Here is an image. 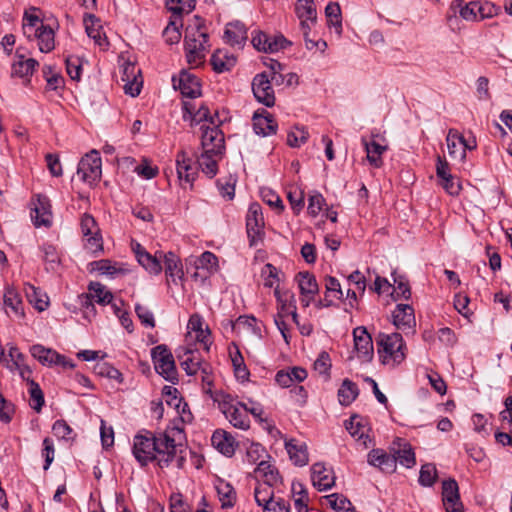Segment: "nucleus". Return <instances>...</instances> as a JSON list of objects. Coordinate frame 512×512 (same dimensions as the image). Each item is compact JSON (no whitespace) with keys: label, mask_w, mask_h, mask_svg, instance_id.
<instances>
[{"label":"nucleus","mask_w":512,"mask_h":512,"mask_svg":"<svg viewBox=\"0 0 512 512\" xmlns=\"http://www.w3.org/2000/svg\"><path fill=\"white\" fill-rule=\"evenodd\" d=\"M308 135L304 127H294L287 135V143L291 147H300L307 141Z\"/></svg>","instance_id":"nucleus-56"},{"label":"nucleus","mask_w":512,"mask_h":512,"mask_svg":"<svg viewBox=\"0 0 512 512\" xmlns=\"http://www.w3.org/2000/svg\"><path fill=\"white\" fill-rule=\"evenodd\" d=\"M437 478V470L434 464L427 463L421 467L419 482L423 486H432Z\"/></svg>","instance_id":"nucleus-58"},{"label":"nucleus","mask_w":512,"mask_h":512,"mask_svg":"<svg viewBox=\"0 0 512 512\" xmlns=\"http://www.w3.org/2000/svg\"><path fill=\"white\" fill-rule=\"evenodd\" d=\"M345 427L353 438L361 442L364 448L368 447V443L371 442L367 434L368 429L362 424L359 416L354 415L350 417L349 420L345 421Z\"/></svg>","instance_id":"nucleus-36"},{"label":"nucleus","mask_w":512,"mask_h":512,"mask_svg":"<svg viewBox=\"0 0 512 512\" xmlns=\"http://www.w3.org/2000/svg\"><path fill=\"white\" fill-rule=\"evenodd\" d=\"M29 394L31 398V407L36 411L40 412L44 405V394L34 380H29Z\"/></svg>","instance_id":"nucleus-51"},{"label":"nucleus","mask_w":512,"mask_h":512,"mask_svg":"<svg viewBox=\"0 0 512 512\" xmlns=\"http://www.w3.org/2000/svg\"><path fill=\"white\" fill-rule=\"evenodd\" d=\"M255 476L264 484L277 485L281 482L278 471L267 461L261 460L255 469Z\"/></svg>","instance_id":"nucleus-38"},{"label":"nucleus","mask_w":512,"mask_h":512,"mask_svg":"<svg viewBox=\"0 0 512 512\" xmlns=\"http://www.w3.org/2000/svg\"><path fill=\"white\" fill-rule=\"evenodd\" d=\"M91 267L93 271H98L102 275H114L121 271L115 263L107 259L94 261L91 263Z\"/></svg>","instance_id":"nucleus-59"},{"label":"nucleus","mask_w":512,"mask_h":512,"mask_svg":"<svg viewBox=\"0 0 512 512\" xmlns=\"http://www.w3.org/2000/svg\"><path fill=\"white\" fill-rule=\"evenodd\" d=\"M31 218L35 226H50L52 223V212L49 199L46 196L38 195L31 209Z\"/></svg>","instance_id":"nucleus-22"},{"label":"nucleus","mask_w":512,"mask_h":512,"mask_svg":"<svg viewBox=\"0 0 512 512\" xmlns=\"http://www.w3.org/2000/svg\"><path fill=\"white\" fill-rule=\"evenodd\" d=\"M442 500L446 512H464L460 501L458 484L454 479L443 481Z\"/></svg>","instance_id":"nucleus-19"},{"label":"nucleus","mask_w":512,"mask_h":512,"mask_svg":"<svg viewBox=\"0 0 512 512\" xmlns=\"http://www.w3.org/2000/svg\"><path fill=\"white\" fill-rule=\"evenodd\" d=\"M288 201L295 212L298 214L304 207V193L303 191L295 188L287 193Z\"/></svg>","instance_id":"nucleus-64"},{"label":"nucleus","mask_w":512,"mask_h":512,"mask_svg":"<svg viewBox=\"0 0 512 512\" xmlns=\"http://www.w3.org/2000/svg\"><path fill=\"white\" fill-rule=\"evenodd\" d=\"M278 303V312L275 316H291L295 324H298V314L296 312L295 295L289 290L281 291L278 287L274 291Z\"/></svg>","instance_id":"nucleus-21"},{"label":"nucleus","mask_w":512,"mask_h":512,"mask_svg":"<svg viewBox=\"0 0 512 512\" xmlns=\"http://www.w3.org/2000/svg\"><path fill=\"white\" fill-rule=\"evenodd\" d=\"M88 292L90 297L100 305H107L114 299L112 292L99 282H91L88 286Z\"/></svg>","instance_id":"nucleus-46"},{"label":"nucleus","mask_w":512,"mask_h":512,"mask_svg":"<svg viewBox=\"0 0 512 512\" xmlns=\"http://www.w3.org/2000/svg\"><path fill=\"white\" fill-rule=\"evenodd\" d=\"M378 137V134L372 133L370 141L365 137L361 138V143L367 154V160L375 168H380L383 165L382 154L388 149L387 145L377 141Z\"/></svg>","instance_id":"nucleus-23"},{"label":"nucleus","mask_w":512,"mask_h":512,"mask_svg":"<svg viewBox=\"0 0 512 512\" xmlns=\"http://www.w3.org/2000/svg\"><path fill=\"white\" fill-rule=\"evenodd\" d=\"M32 39L38 41V47L42 53H48L55 47V33L48 25L39 28V30L33 34Z\"/></svg>","instance_id":"nucleus-39"},{"label":"nucleus","mask_w":512,"mask_h":512,"mask_svg":"<svg viewBox=\"0 0 512 512\" xmlns=\"http://www.w3.org/2000/svg\"><path fill=\"white\" fill-rule=\"evenodd\" d=\"M225 39L232 46H240L247 39V31L243 24L229 23L225 30Z\"/></svg>","instance_id":"nucleus-42"},{"label":"nucleus","mask_w":512,"mask_h":512,"mask_svg":"<svg viewBox=\"0 0 512 512\" xmlns=\"http://www.w3.org/2000/svg\"><path fill=\"white\" fill-rule=\"evenodd\" d=\"M277 123L273 116L263 110L262 113L256 112L253 117V128L256 134L261 136L273 135L277 131Z\"/></svg>","instance_id":"nucleus-29"},{"label":"nucleus","mask_w":512,"mask_h":512,"mask_svg":"<svg viewBox=\"0 0 512 512\" xmlns=\"http://www.w3.org/2000/svg\"><path fill=\"white\" fill-rule=\"evenodd\" d=\"M139 264L150 274H159L162 271L164 262L165 274L168 281L177 283L183 277V269L180 259L173 252H156L155 255L148 253L140 244L134 248Z\"/></svg>","instance_id":"nucleus-1"},{"label":"nucleus","mask_w":512,"mask_h":512,"mask_svg":"<svg viewBox=\"0 0 512 512\" xmlns=\"http://www.w3.org/2000/svg\"><path fill=\"white\" fill-rule=\"evenodd\" d=\"M80 226L84 237L100 233L95 219L90 214H84L82 216Z\"/></svg>","instance_id":"nucleus-63"},{"label":"nucleus","mask_w":512,"mask_h":512,"mask_svg":"<svg viewBox=\"0 0 512 512\" xmlns=\"http://www.w3.org/2000/svg\"><path fill=\"white\" fill-rule=\"evenodd\" d=\"M252 44L260 52L275 53L284 49L289 42L283 35H269L259 31L252 36Z\"/></svg>","instance_id":"nucleus-12"},{"label":"nucleus","mask_w":512,"mask_h":512,"mask_svg":"<svg viewBox=\"0 0 512 512\" xmlns=\"http://www.w3.org/2000/svg\"><path fill=\"white\" fill-rule=\"evenodd\" d=\"M272 81L265 72L257 74L252 81V91L255 98L267 107H272L275 104V94L271 85Z\"/></svg>","instance_id":"nucleus-10"},{"label":"nucleus","mask_w":512,"mask_h":512,"mask_svg":"<svg viewBox=\"0 0 512 512\" xmlns=\"http://www.w3.org/2000/svg\"><path fill=\"white\" fill-rule=\"evenodd\" d=\"M121 80L124 83L123 89L126 94L135 97L139 95L143 80L141 70L133 63H126L122 69Z\"/></svg>","instance_id":"nucleus-16"},{"label":"nucleus","mask_w":512,"mask_h":512,"mask_svg":"<svg viewBox=\"0 0 512 512\" xmlns=\"http://www.w3.org/2000/svg\"><path fill=\"white\" fill-rule=\"evenodd\" d=\"M173 85L184 97L196 98L201 95L200 82L198 78L190 72L182 71L177 79L173 78Z\"/></svg>","instance_id":"nucleus-20"},{"label":"nucleus","mask_w":512,"mask_h":512,"mask_svg":"<svg viewBox=\"0 0 512 512\" xmlns=\"http://www.w3.org/2000/svg\"><path fill=\"white\" fill-rule=\"evenodd\" d=\"M208 34L200 26L191 27L186 29L185 35V51L187 62L192 67L200 66L205 59Z\"/></svg>","instance_id":"nucleus-5"},{"label":"nucleus","mask_w":512,"mask_h":512,"mask_svg":"<svg viewBox=\"0 0 512 512\" xmlns=\"http://www.w3.org/2000/svg\"><path fill=\"white\" fill-rule=\"evenodd\" d=\"M177 357L187 375H196L206 365L199 352L190 345L181 346Z\"/></svg>","instance_id":"nucleus-11"},{"label":"nucleus","mask_w":512,"mask_h":512,"mask_svg":"<svg viewBox=\"0 0 512 512\" xmlns=\"http://www.w3.org/2000/svg\"><path fill=\"white\" fill-rule=\"evenodd\" d=\"M213 400L217 402L218 408L231 425L241 430L249 429L250 418L246 405L223 392L215 393Z\"/></svg>","instance_id":"nucleus-4"},{"label":"nucleus","mask_w":512,"mask_h":512,"mask_svg":"<svg viewBox=\"0 0 512 512\" xmlns=\"http://www.w3.org/2000/svg\"><path fill=\"white\" fill-rule=\"evenodd\" d=\"M377 352L382 364L397 366L406 358L407 347L399 333H379L376 337Z\"/></svg>","instance_id":"nucleus-3"},{"label":"nucleus","mask_w":512,"mask_h":512,"mask_svg":"<svg viewBox=\"0 0 512 512\" xmlns=\"http://www.w3.org/2000/svg\"><path fill=\"white\" fill-rule=\"evenodd\" d=\"M25 293L28 301L38 311H44L48 307V297L41 293L35 286L27 284L25 287Z\"/></svg>","instance_id":"nucleus-49"},{"label":"nucleus","mask_w":512,"mask_h":512,"mask_svg":"<svg viewBox=\"0 0 512 512\" xmlns=\"http://www.w3.org/2000/svg\"><path fill=\"white\" fill-rule=\"evenodd\" d=\"M219 501L223 508H231L236 503V492L232 485L224 480H219L216 484Z\"/></svg>","instance_id":"nucleus-44"},{"label":"nucleus","mask_w":512,"mask_h":512,"mask_svg":"<svg viewBox=\"0 0 512 512\" xmlns=\"http://www.w3.org/2000/svg\"><path fill=\"white\" fill-rule=\"evenodd\" d=\"M30 353L35 359L45 366L58 365L64 369H73L75 367V364L64 355L40 344L33 345L30 348Z\"/></svg>","instance_id":"nucleus-9"},{"label":"nucleus","mask_w":512,"mask_h":512,"mask_svg":"<svg viewBox=\"0 0 512 512\" xmlns=\"http://www.w3.org/2000/svg\"><path fill=\"white\" fill-rule=\"evenodd\" d=\"M135 312H136L137 317L139 318V320L141 321V323L144 326L149 327V328L155 327L154 315L148 307L141 305V304H136Z\"/></svg>","instance_id":"nucleus-61"},{"label":"nucleus","mask_w":512,"mask_h":512,"mask_svg":"<svg viewBox=\"0 0 512 512\" xmlns=\"http://www.w3.org/2000/svg\"><path fill=\"white\" fill-rule=\"evenodd\" d=\"M354 346L357 352V357L364 362L372 360L374 355L373 341L367 329L363 326L357 327L353 330Z\"/></svg>","instance_id":"nucleus-14"},{"label":"nucleus","mask_w":512,"mask_h":512,"mask_svg":"<svg viewBox=\"0 0 512 512\" xmlns=\"http://www.w3.org/2000/svg\"><path fill=\"white\" fill-rule=\"evenodd\" d=\"M213 70L217 73L230 71L236 65V57L226 49H217L210 59Z\"/></svg>","instance_id":"nucleus-32"},{"label":"nucleus","mask_w":512,"mask_h":512,"mask_svg":"<svg viewBox=\"0 0 512 512\" xmlns=\"http://www.w3.org/2000/svg\"><path fill=\"white\" fill-rule=\"evenodd\" d=\"M181 26V20L175 19L169 22L163 31V37L168 44H174L179 42L181 38V32L179 27Z\"/></svg>","instance_id":"nucleus-54"},{"label":"nucleus","mask_w":512,"mask_h":512,"mask_svg":"<svg viewBox=\"0 0 512 512\" xmlns=\"http://www.w3.org/2000/svg\"><path fill=\"white\" fill-rule=\"evenodd\" d=\"M294 505L297 512H308V495L301 484H293Z\"/></svg>","instance_id":"nucleus-53"},{"label":"nucleus","mask_w":512,"mask_h":512,"mask_svg":"<svg viewBox=\"0 0 512 512\" xmlns=\"http://www.w3.org/2000/svg\"><path fill=\"white\" fill-rule=\"evenodd\" d=\"M327 22L330 26L341 29V9L338 3L331 2L325 8Z\"/></svg>","instance_id":"nucleus-55"},{"label":"nucleus","mask_w":512,"mask_h":512,"mask_svg":"<svg viewBox=\"0 0 512 512\" xmlns=\"http://www.w3.org/2000/svg\"><path fill=\"white\" fill-rule=\"evenodd\" d=\"M183 119L190 120L191 124H198L201 121H209L211 124L215 125L216 121L210 115L209 108L205 105H201L197 111H195L194 105H192L188 101L183 102Z\"/></svg>","instance_id":"nucleus-35"},{"label":"nucleus","mask_w":512,"mask_h":512,"mask_svg":"<svg viewBox=\"0 0 512 512\" xmlns=\"http://www.w3.org/2000/svg\"><path fill=\"white\" fill-rule=\"evenodd\" d=\"M484 9L485 7L478 2L465 3L463 0H455L451 4L454 15L459 14L466 21H478L489 17V13H485Z\"/></svg>","instance_id":"nucleus-15"},{"label":"nucleus","mask_w":512,"mask_h":512,"mask_svg":"<svg viewBox=\"0 0 512 512\" xmlns=\"http://www.w3.org/2000/svg\"><path fill=\"white\" fill-rule=\"evenodd\" d=\"M295 11L299 19L316 21L317 11L314 0H297Z\"/></svg>","instance_id":"nucleus-50"},{"label":"nucleus","mask_w":512,"mask_h":512,"mask_svg":"<svg viewBox=\"0 0 512 512\" xmlns=\"http://www.w3.org/2000/svg\"><path fill=\"white\" fill-rule=\"evenodd\" d=\"M311 480L319 491H325L334 485L335 476L323 463H315L311 467Z\"/></svg>","instance_id":"nucleus-24"},{"label":"nucleus","mask_w":512,"mask_h":512,"mask_svg":"<svg viewBox=\"0 0 512 512\" xmlns=\"http://www.w3.org/2000/svg\"><path fill=\"white\" fill-rule=\"evenodd\" d=\"M229 356L234 368L235 375L238 379L244 381L249 377V370L247 369L244 358L236 344L229 347Z\"/></svg>","instance_id":"nucleus-41"},{"label":"nucleus","mask_w":512,"mask_h":512,"mask_svg":"<svg viewBox=\"0 0 512 512\" xmlns=\"http://www.w3.org/2000/svg\"><path fill=\"white\" fill-rule=\"evenodd\" d=\"M176 165L179 179L187 183H192L197 174V168L185 151H181L177 154Z\"/></svg>","instance_id":"nucleus-31"},{"label":"nucleus","mask_w":512,"mask_h":512,"mask_svg":"<svg viewBox=\"0 0 512 512\" xmlns=\"http://www.w3.org/2000/svg\"><path fill=\"white\" fill-rule=\"evenodd\" d=\"M95 373L99 376L107 377L109 379L116 380L117 382L121 383L123 381L122 373L114 368L112 365L106 362L98 363L96 364Z\"/></svg>","instance_id":"nucleus-52"},{"label":"nucleus","mask_w":512,"mask_h":512,"mask_svg":"<svg viewBox=\"0 0 512 512\" xmlns=\"http://www.w3.org/2000/svg\"><path fill=\"white\" fill-rule=\"evenodd\" d=\"M358 394L357 385L349 379H345L338 390V399L341 405L348 406L357 398Z\"/></svg>","instance_id":"nucleus-47"},{"label":"nucleus","mask_w":512,"mask_h":512,"mask_svg":"<svg viewBox=\"0 0 512 512\" xmlns=\"http://www.w3.org/2000/svg\"><path fill=\"white\" fill-rule=\"evenodd\" d=\"M222 153H206L203 151L198 157L197 163L199 168L210 178L214 177L218 171V161Z\"/></svg>","instance_id":"nucleus-40"},{"label":"nucleus","mask_w":512,"mask_h":512,"mask_svg":"<svg viewBox=\"0 0 512 512\" xmlns=\"http://www.w3.org/2000/svg\"><path fill=\"white\" fill-rule=\"evenodd\" d=\"M187 329L188 336L192 337V334H194L195 340L202 344L204 350L208 352L212 344L211 332L209 327L204 324L202 317L198 314H193L190 316Z\"/></svg>","instance_id":"nucleus-17"},{"label":"nucleus","mask_w":512,"mask_h":512,"mask_svg":"<svg viewBox=\"0 0 512 512\" xmlns=\"http://www.w3.org/2000/svg\"><path fill=\"white\" fill-rule=\"evenodd\" d=\"M246 227L251 245L256 244L262 238L264 228V218L258 203L250 205L246 217Z\"/></svg>","instance_id":"nucleus-13"},{"label":"nucleus","mask_w":512,"mask_h":512,"mask_svg":"<svg viewBox=\"0 0 512 512\" xmlns=\"http://www.w3.org/2000/svg\"><path fill=\"white\" fill-rule=\"evenodd\" d=\"M265 448L259 443H251L246 450V461L249 464H256L263 460Z\"/></svg>","instance_id":"nucleus-62"},{"label":"nucleus","mask_w":512,"mask_h":512,"mask_svg":"<svg viewBox=\"0 0 512 512\" xmlns=\"http://www.w3.org/2000/svg\"><path fill=\"white\" fill-rule=\"evenodd\" d=\"M4 306L6 314L10 317L23 318L24 308L23 302L19 293L12 287H8L5 290L3 296Z\"/></svg>","instance_id":"nucleus-27"},{"label":"nucleus","mask_w":512,"mask_h":512,"mask_svg":"<svg viewBox=\"0 0 512 512\" xmlns=\"http://www.w3.org/2000/svg\"><path fill=\"white\" fill-rule=\"evenodd\" d=\"M102 175V161L99 152L92 150L79 162L77 176L85 183L93 185L97 183Z\"/></svg>","instance_id":"nucleus-8"},{"label":"nucleus","mask_w":512,"mask_h":512,"mask_svg":"<svg viewBox=\"0 0 512 512\" xmlns=\"http://www.w3.org/2000/svg\"><path fill=\"white\" fill-rule=\"evenodd\" d=\"M87 35L92 38L99 46L107 45V38L105 37L100 21L92 14H87L83 19Z\"/></svg>","instance_id":"nucleus-37"},{"label":"nucleus","mask_w":512,"mask_h":512,"mask_svg":"<svg viewBox=\"0 0 512 512\" xmlns=\"http://www.w3.org/2000/svg\"><path fill=\"white\" fill-rule=\"evenodd\" d=\"M181 439L182 431L176 427L157 434V456H155L154 461L157 462L159 467H168L172 463H175L176 467L179 469L183 467L185 455H183V446L180 443Z\"/></svg>","instance_id":"nucleus-2"},{"label":"nucleus","mask_w":512,"mask_h":512,"mask_svg":"<svg viewBox=\"0 0 512 512\" xmlns=\"http://www.w3.org/2000/svg\"><path fill=\"white\" fill-rule=\"evenodd\" d=\"M42 250L44 253L43 260L46 263V269L55 270L60 262L56 248L52 245H44Z\"/></svg>","instance_id":"nucleus-60"},{"label":"nucleus","mask_w":512,"mask_h":512,"mask_svg":"<svg viewBox=\"0 0 512 512\" xmlns=\"http://www.w3.org/2000/svg\"><path fill=\"white\" fill-rule=\"evenodd\" d=\"M211 441L212 445L223 455L227 457L234 455L237 443L230 433L218 429L213 433Z\"/></svg>","instance_id":"nucleus-28"},{"label":"nucleus","mask_w":512,"mask_h":512,"mask_svg":"<svg viewBox=\"0 0 512 512\" xmlns=\"http://www.w3.org/2000/svg\"><path fill=\"white\" fill-rule=\"evenodd\" d=\"M157 434L144 431L137 434L133 439V455L141 466L154 461L156 454Z\"/></svg>","instance_id":"nucleus-6"},{"label":"nucleus","mask_w":512,"mask_h":512,"mask_svg":"<svg viewBox=\"0 0 512 512\" xmlns=\"http://www.w3.org/2000/svg\"><path fill=\"white\" fill-rule=\"evenodd\" d=\"M38 65V61L33 58L18 55L17 60L12 65V73L19 77H28L33 74Z\"/></svg>","instance_id":"nucleus-45"},{"label":"nucleus","mask_w":512,"mask_h":512,"mask_svg":"<svg viewBox=\"0 0 512 512\" xmlns=\"http://www.w3.org/2000/svg\"><path fill=\"white\" fill-rule=\"evenodd\" d=\"M393 324L399 330H413L416 325L414 309L408 304H398L392 313Z\"/></svg>","instance_id":"nucleus-25"},{"label":"nucleus","mask_w":512,"mask_h":512,"mask_svg":"<svg viewBox=\"0 0 512 512\" xmlns=\"http://www.w3.org/2000/svg\"><path fill=\"white\" fill-rule=\"evenodd\" d=\"M447 148L451 158L463 161L465 159V139L455 129L448 131L447 137Z\"/></svg>","instance_id":"nucleus-34"},{"label":"nucleus","mask_w":512,"mask_h":512,"mask_svg":"<svg viewBox=\"0 0 512 512\" xmlns=\"http://www.w3.org/2000/svg\"><path fill=\"white\" fill-rule=\"evenodd\" d=\"M285 448L295 465L304 466L308 463V452L305 442L297 439L285 440Z\"/></svg>","instance_id":"nucleus-33"},{"label":"nucleus","mask_w":512,"mask_h":512,"mask_svg":"<svg viewBox=\"0 0 512 512\" xmlns=\"http://www.w3.org/2000/svg\"><path fill=\"white\" fill-rule=\"evenodd\" d=\"M36 11V8H32L30 11H26L23 17L22 29L28 39H32L33 34H35L39 28L45 26L43 21L36 14Z\"/></svg>","instance_id":"nucleus-43"},{"label":"nucleus","mask_w":512,"mask_h":512,"mask_svg":"<svg viewBox=\"0 0 512 512\" xmlns=\"http://www.w3.org/2000/svg\"><path fill=\"white\" fill-rule=\"evenodd\" d=\"M155 370L165 380L174 383L177 380V370L174 357L165 345H158L151 352Z\"/></svg>","instance_id":"nucleus-7"},{"label":"nucleus","mask_w":512,"mask_h":512,"mask_svg":"<svg viewBox=\"0 0 512 512\" xmlns=\"http://www.w3.org/2000/svg\"><path fill=\"white\" fill-rule=\"evenodd\" d=\"M298 288L301 294V303L304 307L309 306L314 296L318 293V284L313 274L309 272H299L295 276Z\"/></svg>","instance_id":"nucleus-18"},{"label":"nucleus","mask_w":512,"mask_h":512,"mask_svg":"<svg viewBox=\"0 0 512 512\" xmlns=\"http://www.w3.org/2000/svg\"><path fill=\"white\" fill-rule=\"evenodd\" d=\"M202 149L206 153H223L224 138L216 128H207L202 134Z\"/></svg>","instance_id":"nucleus-26"},{"label":"nucleus","mask_w":512,"mask_h":512,"mask_svg":"<svg viewBox=\"0 0 512 512\" xmlns=\"http://www.w3.org/2000/svg\"><path fill=\"white\" fill-rule=\"evenodd\" d=\"M194 2L195 0H168L166 5L174 14L181 15L190 13L194 8Z\"/></svg>","instance_id":"nucleus-57"},{"label":"nucleus","mask_w":512,"mask_h":512,"mask_svg":"<svg viewBox=\"0 0 512 512\" xmlns=\"http://www.w3.org/2000/svg\"><path fill=\"white\" fill-rule=\"evenodd\" d=\"M368 463L384 472L391 473L396 469V458L382 449H373L368 454Z\"/></svg>","instance_id":"nucleus-30"},{"label":"nucleus","mask_w":512,"mask_h":512,"mask_svg":"<svg viewBox=\"0 0 512 512\" xmlns=\"http://www.w3.org/2000/svg\"><path fill=\"white\" fill-rule=\"evenodd\" d=\"M273 485L259 483L254 489V498L256 503L263 507L268 506V504L272 503V501H276L277 498L274 497V492L272 489Z\"/></svg>","instance_id":"nucleus-48"}]
</instances>
